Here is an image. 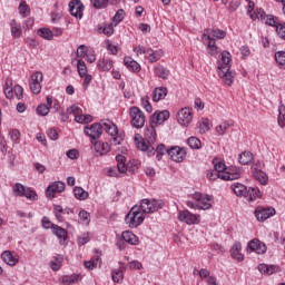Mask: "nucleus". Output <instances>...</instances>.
Here are the masks:
<instances>
[{
	"mask_svg": "<svg viewBox=\"0 0 285 285\" xmlns=\"http://www.w3.org/2000/svg\"><path fill=\"white\" fill-rule=\"evenodd\" d=\"M83 132L86 137H89L90 144H95V141L104 135V126L101 125V121L94 122L90 126H85Z\"/></svg>",
	"mask_w": 285,
	"mask_h": 285,
	"instance_id": "obj_6",
	"label": "nucleus"
},
{
	"mask_svg": "<svg viewBox=\"0 0 285 285\" xmlns=\"http://www.w3.org/2000/svg\"><path fill=\"white\" fill-rule=\"evenodd\" d=\"M168 97V88L166 87H156L153 91V101H161Z\"/></svg>",
	"mask_w": 285,
	"mask_h": 285,
	"instance_id": "obj_28",
	"label": "nucleus"
},
{
	"mask_svg": "<svg viewBox=\"0 0 285 285\" xmlns=\"http://www.w3.org/2000/svg\"><path fill=\"white\" fill-rule=\"evenodd\" d=\"M213 165H214V170L216 173H219L220 175H224V173H226V169H227L226 163H224L222 158H214Z\"/></svg>",
	"mask_w": 285,
	"mask_h": 285,
	"instance_id": "obj_40",
	"label": "nucleus"
},
{
	"mask_svg": "<svg viewBox=\"0 0 285 285\" xmlns=\"http://www.w3.org/2000/svg\"><path fill=\"white\" fill-rule=\"evenodd\" d=\"M10 28H11V37H13V39H19L21 35H23V29L21 28V23L17 22L16 19H12L10 21Z\"/></svg>",
	"mask_w": 285,
	"mask_h": 285,
	"instance_id": "obj_31",
	"label": "nucleus"
},
{
	"mask_svg": "<svg viewBox=\"0 0 285 285\" xmlns=\"http://www.w3.org/2000/svg\"><path fill=\"white\" fill-rule=\"evenodd\" d=\"M18 10L22 19H26V17H30L31 9L30 6H28V2H26V0L20 1Z\"/></svg>",
	"mask_w": 285,
	"mask_h": 285,
	"instance_id": "obj_41",
	"label": "nucleus"
},
{
	"mask_svg": "<svg viewBox=\"0 0 285 285\" xmlns=\"http://www.w3.org/2000/svg\"><path fill=\"white\" fill-rule=\"evenodd\" d=\"M275 61L282 68L285 70V51H277L275 53Z\"/></svg>",
	"mask_w": 285,
	"mask_h": 285,
	"instance_id": "obj_54",
	"label": "nucleus"
},
{
	"mask_svg": "<svg viewBox=\"0 0 285 285\" xmlns=\"http://www.w3.org/2000/svg\"><path fill=\"white\" fill-rule=\"evenodd\" d=\"M206 178L209 181H217V179H222L223 174L216 171V169H208L205 171Z\"/></svg>",
	"mask_w": 285,
	"mask_h": 285,
	"instance_id": "obj_48",
	"label": "nucleus"
},
{
	"mask_svg": "<svg viewBox=\"0 0 285 285\" xmlns=\"http://www.w3.org/2000/svg\"><path fill=\"white\" fill-rule=\"evenodd\" d=\"M157 128V125H153L149 122V126L145 129V139L149 144H155L157 141V131L155 130Z\"/></svg>",
	"mask_w": 285,
	"mask_h": 285,
	"instance_id": "obj_25",
	"label": "nucleus"
},
{
	"mask_svg": "<svg viewBox=\"0 0 285 285\" xmlns=\"http://www.w3.org/2000/svg\"><path fill=\"white\" fill-rule=\"evenodd\" d=\"M170 119V111L168 110H156L149 118V124L151 126H164L166 121Z\"/></svg>",
	"mask_w": 285,
	"mask_h": 285,
	"instance_id": "obj_10",
	"label": "nucleus"
},
{
	"mask_svg": "<svg viewBox=\"0 0 285 285\" xmlns=\"http://www.w3.org/2000/svg\"><path fill=\"white\" fill-rule=\"evenodd\" d=\"M230 255L233 259L237 262H244V254H242V243L235 242L230 248Z\"/></svg>",
	"mask_w": 285,
	"mask_h": 285,
	"instance_id": "obj_26",
	"label": "nucleus"
},
{
	"mask_svg": "<svg viewBox=\"0 0 285 285\" xmlns=\"http://www.w3.org/2000/svg\"><path fill=\"white\" fill-rule=\"evenodd\" d=\"M202 41L204 46H206L207 53L210 55V57H217V55L222 52V49L217 47V41L215 39L202 36Z\"/></svg>",
	"mask_w": 285,
	"mask_h": 285,
	"instance_id": "obj_15",
	"label": "nucleus"
},
{
	"mask_svg": "<svg viewBox=\"0 0 285 285\" xmlns=\"http://www.w3.org/2000/svg\"><path fill=\"white\" fill-rule=\"evenodd\" d=\"M97 266H101V257L96 256L95 259L85 262V267L89 271H92V268H97Z\"/></svg>",
	"mask_w": 285,
	"mask_h": 285,
	"instance_id": "obj_52",
	"label": "nucleus"
},
{
	"mask_svg": "<svg viewBox=\"0 0 285 285\" xmlns=\"http://www.w3.org/2000/svg\"><path fill=\"white\" fill-rule=\"evenodd\" d=\"M275 213V208L273 207L257 206L254 215L257 222H266V219H271V217H274Z\"/></svg>",
	"mask_w": 285,
	"mask_h": 285,
	"instance_id": "obj_11",
	"label": "nucleus"
},
{
	"mask_svg": "<svg viewBox=\"0 0 285 285\" xmlns=\"http://www.w3.org/2000/svg\"><path fill=\"white\" fill-rule=\"evenodd\" d=\"M134 52L137 55V57H139V55H148V52H150V48L138 45L134 47Z\"/></svg>",
	"mask_w": 285,
	"mask_h": 285,
	"instance_id": "obj_63",
	"label": "nucleus"
},
{
	"mask_svg": "<svg viewBox=\"0 0 285 285\" xmlns=\"http://www.w3.org/2000/svg\"><path fill=\"white\" fill-rule=\"evenodd\" d=\"M77 70H78L79 77L81 78H83V75H88V67L86 66V61H83L82 59H79L77 61Z\"/></svg>",
	"mask_w": 285,
	"mask_h": 285,
	"instance_id": "obj_50",
	"label": "nucleus"
},
{
	"mask_svg": "<svg viewBox=\"0 0 285 285\" xmlns=\"http://www.w3.org/2000/svg\"><path fill=\"white\" fill-rule=\"evenodd\" d=\"M68 115L73 116V121L76 124H90L92 122V116L89 114L83 115V109L79 107L78 105H72L69 108H67Z\"/></svg>",
	"mask_w": 285,
	"mask_h": 285,
	"instance_id": "obj_3",
	"label": "nucleus"
},
{
	"mask_svg": "<svg viewBox=\"0 0 285 285\" xmlns=\"http://www.w3.org/2000/svg\"><path fill=\"white\" fill-rule=\"evenodd\" d=\"M199 132L204 135L205 132H208L210 130V120L208 118H203L200 127H199Z\"/></svg>",
	"mask_w": 285,
	"mask_h": 285,
	"instance_id": "obj_61",
	"label": "nucleus"
},
{
	"mask_svg": "<svg viewBox=\"0 0 285 285\" xmlns=\"http://www.w3.org/2000/svg\"><path fill=\"white\" fill-rule=\"evenodd\" d=\"M177 121L180 126H185V128L190 126V121H193V109L188 107L181 108L177 112Z\"/></svg>",
	"mask_w": 285,
	"mask_h": 285,
	"instance_id": "obj_12",
	"label": "nucleus"
},
{
	"mask_svg": "<svg viewBox=\"0 0 285 285\" xmlns=\"http://www.w3.org/2000/svg\"><path fill=\"white\" fill-rule=\"evenodd\" d=\"M247 248H249V250L254 253H257V255H264L266 250H268V247H266V244L262 243L257 238L249 240L247 244Z\"/></svg>",
	"mask_w": 285,
	"mask_h": 285,
	"instance_id": "obj_18",
	"label": "nucleus"
},
{
	"mask_svg": "<svg viewBox=\"0 0 285 285\" xmlns=\"http://www.w3.org/2000/svg\"><path fill=\"white\" fill-rule=\"evenodd\" d=\"M112 59L106 58V56H104L98 60L97 68L100 70V72H110V70H112Z\"/></svg>",
	"mask_w": 285,
	"mask_h": 285,
	"instance_id": "obj_24",
	"label": "nucleus"
},
{
	"mask_svg": "<svg viewBox=\"0 0 285 285\" xmlns=\"http://www.w3.org/2000/svg\"><path fill=\"white\" fill-rule=\"evenodd\" d=\"M169 150L170 149L166 148V145H164V144L158 145L156 148V159L158 161H161L164 155H168Z\"/></svg>",
	"mask_w": 285,
	"mask_h": 285,
	"instance_id": "obj_49",
	"label": "nucleus"
},
{
	"mask_svg": "<svg viewBox=\"0 0 285 285\" xmlns=\"http://www.w3.org/2000/svg\"><path fill=\"white\" fill-rule=\"evenodd\" d=\"M99 35H105L106 37H112L115 35V23H105L104 26H98Z\"/></svg>",
	"mask_w": 285,
	"mask_h": 285,
	"instance_id": "obj_39",
	"label": "nucleus"
},
{
	"mask_svg": "<svg viewBox=\"0 0 285 285\" xmlns=\"http://www.w3.org/2000/svg\"><path fill=\"white\" fill-rule=\"evenodd\" d=\"M187 144L193 150H199V148H202V140L195 136L189 137Z\"/></svg>",
	"mask_w": 285,
	"mask_h": 285,
	"instance_id": "obj_47",
	"label": "nucleus"
},
{
	"mask_svg": "<svg viewBox=\"0 0 285 285\" xmlns=\"http://www.w3.org/2000/svg\"><path fill=\"white\" fill-rule=\"evenodd\" d=\"M242 178V169L237 166H229L225 169L222 180L223 181H235V179Z\"/></svg>",
	"mask_w": 285,
	"mask_h": 285,
	"instance_id": "obj_14",
	"label": "nucleus"
},
{
	"mask_svg": "<svg viewBox=\"0 0 285 285\" xmlns=\"http://www.w3.org/2000/svg\"><path fill=\"white\" fill-rule=\"evenodd\" d=\"M52 234L59 239V244L63 246V242L68 239V232L59 225L53 226Z\"/></svg>",
	"mask_w": 285,
	"mask_h": 285,
	"instance_id": "obj_29",
	"label": "nucleus"
},
{
	"mask_svg": "<svg viewBox=\"0 0 285 285\" xmlns=\"http://www.w3.org/2000/svg\"><path fill=\"white\" fill-rule=\"evenodd\" d=\"M13 195L16 197H23V193L26 191V186L21 185L20 183H16L12 187Z\"/></svg>",
	"mask_w": 285,
	"mask_h": 285,
	"instance_id": "obj_55",
	"label": "nucleus"
},
{
	"mask_svg": "<svg viewBox=\"0 0 285 285\" xmlns=\"http://www.w3.org/2000/svg\"><path fill=\"white\" fill-rule=\"evenodd\" d=\"M147 59L149 61V63H157V61H159V59H161V57H164V50L158 49V50H153V48H150V51L147 52Z\"/></svg>",
	"mask_w": 285,
	"mask_h": 285,
	"instance_id": "obj_37",
	"label": "nucleus"
},
{
	"mask_svg": "<svg viewBox=\"0 0 285 285\" xmlns=\"http://www.w3.org/2000/svg\"><path fill=\"white\" fill-rule=\"evenodd\" d=\"M154 73L155 77H158V79H168V77H170V70L166 67H164V65H156L154 67Z\"/></svg>",
	"mask_w": 285,
	"mask_h": 285,
	"instance_id": "obj_27",
	"label": "nucleus"
},
{
	"mask_svg": "<svg viewBox=\"0 0 285 285\" xmlns=\"http://www.w3.org/2000/svg\"><path fill=\"white\" fill-rule=\"evenodd\" d=\"M47 106H49L52 110L56 112H59L61 110V105L59 104V100L52 99V96H47Z\"/></svg>",
	"mask_w": 285,
	"mask_h": 285,
	"instance_id": "obj_45",
	"label": "nucleus"
},
{
	"mask_svg": "<svg viewBox=\"0 0 285 285\" xmlns=\"http://www.w3.org/2000/svg\"><path fill=\"white\" fill-rule=\"evenodd\" d=\"M92 150L95 151L96 157H104L112 150L110 144L105 142L104 140H94Z\"/></svg>",
	"mask_w": 285,
	"mask_h": 285,
	"instance_id": "obj_13",
	"label": "nucleus"
},
{
	"mask_svg": "<svg viewBox=\"0 0 285 285\" xmlns=\"http://www.w3.org/2000/svg\"><path fill=\"white\" fill-rule=\"evenodd\" d=\"M164 200L161 199H148V198H144L140 200V206H138L142 213H157V210H161V208H164Z\"/></svg>",
	"mask_w": 285,
	"mask_h": 285,
	"instance_id": "obj_4",
	"label": "nucleus"
},
{
	"mask_svg": "<svg viewBox=\"0 0 285 285\" xmlns=\"http://www.w3.org/2000/svg\"><path fill=\"white\" fill-rule=\"evenodd\" d=\"M217 70H230V52L223 51Z\"/></svg>",
	"mask_w": 285,
	"mask_h": 285,
	"instance_id": "obj_30",
	"label": "nucleus"
},
{
	"mask_svg": "<svg viewBox=\"0 0 285 285\" xmlns=\"http://www.w3.org/2000/svg\"><path fill=\"white\" fill-rule=\"evenodd\" d=\"M203 37L207 39H215V41L226 39V31L222 29L207 28L204 30Z\"/></svg>",
	"mask_w": 285,
	"mask_h": 285,
	"instance_id": "obj_19",
	"label": "nucleus"
},
{
	"mask_svg": "<svg viewBox=\"0 0 285 285\" xmlns=\"http://www.w3.org/2000/svg\"><path fill=\"white\" fill-rule=\"evenodd\" d=\"M277 122L281 128H285V107H279Z\"/></svg>",
	"mask_w": 285,
	"mask_h": 285,
	"instance_id": "obj_62",
	"label": "nucleus"
},
{
	"mask_svg": "<svg viewBox=\"0 0 285 285\" xmlns=\"http://www.w3.org/2000/svg\"><path fill=\"white\" fill-rule=\"evenodd\" d=\"M73 195H75L76 199H79L80 202L86 200V198L89 196L88 191H86L81 187H75Z\"/></svg>",
	"mask_w": 285,
	"mask_h": 285,
	"instance_id": "obj_46",
	"label": "nucleus"
},
{
	"mask_svg": "<svg viewBox=\"0 0 285 285\" xmlns=\"http://www.w3.org/2000/svg\"><path fill=\"white\" fill-rule=\"evenodd\" d=\"M38 36L42 39H46L47 41H52V39H55V35H52V30H50L49 28L39 29Z\"/></svg>",
	"mask_w": 285,
	"mask_h": 285,
	"instance_id": "obj_44",
	"label": "nucleus"
},
{
	"mask_svg": "<svg viewBox=\"0 0 285 285\" xmlns=\"http://www.w3.org/2000/svg\"><path fill=\"white\" fill-rule=\"evenodd\" d=\"M101 125L102 130H105V132H108L110 137H117V135H119V129L117 128V125L112 122V120H101Z\"/></svg>",
	"mask_w": 285,
	"mask_h": 285,
	"instance_id": "obj_22",
	"label": "nucleus"
},
{
	"mask_svg": "<svg viewBox=\"0 0 285 285\" xmlns=\"http://www.w3.org/2000/svg\"><path fill=\"white\" fill-rule=\"evenodd\" d=\"M66 190V183L58 180V181H52L48 185L46 188L45 195L47 199H55L57 195H61Z\"/></svg>",
	"mask_w": 285,
	"mask_h": 285,
	"instance_id": "obj_8",
	"label": "nucleus"
},
{
	"mask_svg": "<svg viewBox=\"0 0 285 285\" xmlns=\"http://www.w3.org/2000/svg\"><path fill=\"white\" fill-rule=\"evenodd\" d=\"M129 118L132 128H136L137 130L146 126V114H144V111H141L137 106L129 108Z\"/></svg>",
	"mask_w": 285,
	"mask_h": 285,
	"instance_id": "obj_2",
	"label": "nucleus"
},
{
	"mask_svg": "<svg viewBox=\"0 0 285 285\" xmlns=\"http://www.w3.org/2000/svg\"><path fill=\"white\" fill-rule=\"evenodd\" d=\"M276 32L281 39H285V22H281L276 26Z\"/></svg>",
	"mask_w": 285,
	"mask_h": 285,
	"instance_id": "obj_64",
	"label": "nucleus"
},
{
	"mask_svg": "<svg viewBox=\"0 0 285 285\" xmlns=\"http://www.w3.org/2000/svg\"><path fill=\"white\" fill-rule=\"evenodd\" d=\"M144 219H146V214L137 205L131 207L125 217V222L129 225V228H137L138 226H141V224H144Z\"/></svg>",
	"mask_w": 285,
	"mask_h": 285,
	"instance_id": "obj_1",
	"label": "nucleus"
},
{
	"mask_svg": "<svg viewBox=\"0 0 285 285\" xmlns=\"http://www.w3.org/2000/svg\"><path fill=\"white\" fill-rule=\"evenodd\" d=\"M191 198L196 202L198 210H210L213 208V196L196 191Z\"/></svg>",
	"mask_w": 285,
	"mask_h": 285,
	"instance_id": "obj_5",
	"label": "nucleus"
},
{
	"mask_svg": "<svg viewBox=\"0 0 285 285\" xmlns=\"http://www.w3.org/2000/svg\"><path fill=\"white\" fill-rule=\"evenodd\" d=\"M1 259L7 264L8 266H17L19 264V256L12 254L10 250H4L1 254Z\"/></svg>",
	"mask_w": 285,
	"mask_h": 285,
	"instance_id": "obj_23",
	"label": "nucleus"
},
{
	"mask_svg": "<svg viewBox=\"0 0 285 285\" xmlns=\"http://www.w3.org/2000/svg\"><path fill=\"white\" fill-rule=\"evenodd\" d=\"M124 271H126V267H124V265H121L118 269H114L111 273L112 282L119 284V282L124 279Z\"/></svg>",
	"mask_w": 285,
	"mask_h": 285,
	"instance_id": "obj_42",
	"label": "nucleus"
},
{
	"mask_svg": "<svg viewBox=\"0 0 285 285\" xmlns=\"http://www.w3.org/2000/svg\"><path fill=\"white\" fill-rule=\"evenodd\" d=\"M168 155L173 161L181 164V161L186 159V148H181L179 146L171 147L168 150Z\"/></svg>",
	"mask_w": 285,
	"mask_h": 285,
	"instance_id": "obj_16",
	"label": "nucleus"
},
{
	"mask_svg": "<svg viewBox=\"0 0 285 285\" xmlns=\"http://www.w3.org/2000/svg\"><path fill=\"white\" fill-rule=\"evenodd\" d=\"M233 193H235V195L237 197H246V191L248 190V187H246L244 184L242 183H234L230 186Z\"/></svg>",
	"mask_w": 285,
	"mask_h": 285,
	"instance_id": "obj_38",
	"label": "nucleus"
},
{
	"mask_svg": "<svg viewBox=\"0 0 285 285\" xmlns=\"http://www.w3.org/2000/svg\"><path fill=\"white\" fill-rule=\"evenodd\" d=\"M83 3L79 0H73L69 2V12L71 17H76V19H83Z\"/></svg>",
	"mask_w": 285,
	"mask_h": 285,
	"instance_id": "obj_17",
	"label": "nucleus"
},
{
	"mask_svg": "<svg viewBox=\"0 0 285 285\" xmlns=\"http://www.w3.org/2000/svg\"><path fill=\"white\" fill-rule=\"evenodd\" d=\"M90 3L96 8V10H104L105 8H108L110 0H90Z\"/></svg>",
	"mask_w": 285,
	"mask_h": 285,
	"instance_id": "obj_53",
	"label": "nucleus"
},
{
	"mask_svg": "<svg viewBox=\"0 0 285 285\" xmlns=\"http://www.w3.org/2000/svg\"><path fill=\"white\" fill-rule=\"evenodd\" d=\"M263 195L259 187H248L245 193V199L246 202H257V199H262Z\"/></svg>",
	"mask_w": 285,
	"mask_h": 285,
	"instance_id": "obj_20",
	"label": "nucleus"
},
{
	"mask_svg": "<svg viewBox=\"0 0 285 285\" xmlns=\"http://www.w3.org/2000/svg\"><path fill=\"white\" fill-rule=\"evenodd\" d=\"M22 197H27V199H31V202H37L38 199L37 191L31 188H26Z\"/></svg>",
	"mask_w": 285,
	"mask_h": 285,
	"instance_id": "obj_60",
	"label": "nucleus"
},
{
	"mask_svg": "<svg viewBox=\"0 0 285 285\" xmlns=\"http://www.w3.org/2000/svg\"><path fill=\"white\" fill-rule=\"evenodd\" d=\"M53 214L58 222H63V207L61 205L53 206Z\"/></svg>",
	"mask_w": 285,
	"mask_h": 285,
	"instance_id": "obj_56",
	"label": "nucleus"
},
{
	"mask_svg": "<svg viewBox=\"0 0 285 285\" xmlns=\"http://www.w3.org/2000/svg\"><path fill=\"white\" fill-rule=\"evenodd\" d=\"M42 82H43V73L41 71H36L31 75L29 80V86L33 95H41Z\"/></svg>",
	"mask_w": 285,
	"mask_h": 285,
	"instance_id": "obj_9",
	"label": "nucleus"
},
{
	"mask_svg": "<svg viewBox=\"0 0 285 285\" xmlns=\"http://www.w3.org/2000/svg\"><path fill=\"white\" fill-rule=\"evenodd\" d=\"M258 271L263 275H273L274 273H277L279 271V266L276 265H267V264H259Z\"/></svg>",
	"mask_w": 285,
	"mask_h": 285,
	"instance_id": "obj_36",
	"label": "nucleus"
},
{
	"mask_svg": "<svg viewBox=\"0 0 285 285\" xmlns=\"http://www.w3.org/2000/svg\"><path fill=\"white\" fill-rule=\"evenodd\" d=\"M178 219L183 222V224H187V226H197L198 224H202V215L193 214L188 209L179 210Z\"/></svg>",
	"mask_w": 285,
	"mask_h": 285,
	"instance_id": "obj_7",
	"label": "nucleus"
},
{
	"mask_svg": "<svg viewBox=\"0 0 285 285\" xmlns=\"http://www.w3.org/2000/svg\"><path fill=\"white\" fill-rule=\"evenodd\" d=\"M238 161L239 164H242L243 166H248V164H250V161H253V153L250 151H244L239 155L238 157Z\"/></svg>",
	"mask_w": 285,
	"mask_h": 285,
	"instance_id": "obj_43",
	"label": "nucleus"
},
{
	"mask_svg": "<svg viewBox=\"0 0 285 285\" xmlns=\"http://www.w3.org/2000/svg\"><path fill=\"white\" fill-rule=\"evenodd\" d=\"M228 128H230V122L225 120L219 126L216 127V132L218 135H226V130H228Z\"/></svg>",
	"mask_w": 285,
	"mask_h": 285,
	"instance_id": "obj_58",
	"label": "nucleus"
},
{
	"mask_svg": "<svg viewBox=\"0 0 285 285\" xmlns=\"http://www.w3.org/2000/svg\"><path fill=\"white\" fill-rule=\"evenodd\" d=\"M121 237L126 244H130L131 246H137V244H139V237L130 230L122 232Z\"/></svg>",
	"mask_w": 285,
	"mask_h": 285,
	"instance_id": "obj_33",
	"label": "nucleus"
},
{
	"mask_svg": "<svg viewBox=\"0 0 285 285\" xmlns=\"http://www.w3.org/2000/svg\"><path fill=\"white\" fill-rule=\"evenodd\" d=\"M217 72L226 86H233V72H230V69H220Z\"/></svg>",
	"mask_w": 285,
	"mask_h": 285,
	"instance_id": "obj_35",
	"label": "nucleus"
},
{
	"mask_svg": "<svg viewBox=\"0 0 285 285\" xmlns=\"http://www.w3.org/2000/svg\"><path fill=\"white\" fill-rule=\"evenodd\" d=\"M37 115L40 117H46L50 112V107L48 105H39L36 109Z\"/></svg>",
	"mask_w": 285,
	"mask_h": 285,
	"instance_id": "obj_59",
	"label": "nucleus"
},
{
	"mask_svg": "<svg viewBox=\"0 0 285 285\" xmlns=\"http://www.w3.org/2000/svg\"><path fill=\"white\" fill-rule=\"evenodd\" d=\"M124 66H126V68H127V70H129V72H141V65H139V62H137L130 56H126L124 58Z\"/></svg>",
	"mask_w": 285,
	"mask_h": 285,
	"instance_id": "obj_21",
	"label": "nucleus"
},
{
	"mask_svg": "<svg viewBox=\"0 0 285 285\" xmlns=\"http://www.w3.org/2000/svg\"><path fill=\"white\" fill-rule=\"evenodd\" d=\"M81 279H82L81 274L65 275L61 277V284L63 285L78 284V282H81Z\"/></svg>",
	"mask_w": 285,
	"mask_h": 285,
	"instance_id": "obj_34",
	"label": "nucleus"
},
{
	"mask_svg": "<svg viewBox=\"0 0 285 285\" xmlns=\"http://www.w3.org/2000/svg\"><path fill=\"white\" fill-rule=\"evenodd\" d=\"M265 18H266V21H265L266 26H272L273 28H277V26L282 23L278 21L277 17L275 16L268 14V16H265Z\"/></svg>",
	"mask_w": 285,
	"mask_h": 285,
	"instance_id": "obj_57",
	"label": "nucleus"
},
{
	"mask_svg": "<svg viewBox=\"0 0 285 285\" xmlns=\"http://www.w3.org/2000/svg\"><path fill=\"white\" fill-rule=\"evenodd\" d=\"M253 177L256 179V181H259L262 186H267L268 185V175L266 171L262 169H256L253 170Z\"/></svg>",
	"mask_w": 285,
	"mask_h": 285,
	"instance_id": "obj_32",
	"label": "nucleus"
},
{
	"mask_svg": "<svg viewBox=\"0 0 285 285\" xmlns=\"http://www.w3.org/2000/svg\"><path fill=\"white\" fill-rule=\"evenodd\" d=\"M126 17V11H124V9H119L116 14L112 17V23L114 26H119V23H121V21H124Z\"/></svg>",
	"mask_w": 285,
	"mask_h": 285,
	"instance_id": "obj_51",
	"label": "nucleus"
}]
</instances>
